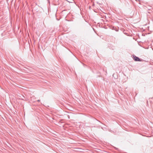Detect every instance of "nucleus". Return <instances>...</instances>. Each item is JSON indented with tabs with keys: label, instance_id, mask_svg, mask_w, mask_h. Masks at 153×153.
Instances as JSON below:
<instances>
[{
	"label": "nucleus",
	"instance_id": "nucleus-1",
	"mask_svg": "<svg viewBox=\"0 0 153 153\" xmlns=\"http://www.w3.org/2000/svg\"><path fill=\"white\" fill-rule=\"evenodd\" d=\"M133 58L134 60L136 61H141V60L138 58V57L134 55L133 56Z\"/></svg>",
	"mask_w": 153,
	"mask_h": 153
},
{
	"label": "nucleus",
	"instance_id": "nucleus-2",
	"mask_svg": "<svg viewBox=\"0 0 153 153\" xmlns=\"http://www.w3.org/2000/svg\"><path fill=\"white\" fill-rule=\"evenodd\" d=\"M37 101L38 102H39L40 101V100H37Z\"/></svg>",
	"mask_w": 153,
	"mask_h": 153
}]
</instances>
